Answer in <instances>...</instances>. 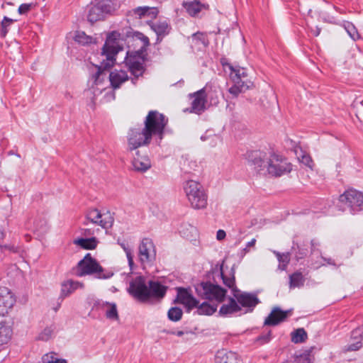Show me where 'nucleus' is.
<instances>
[{"label":"nucleus","instance_id":"1","mask_svg":"<svg viewBox=\"0 0 363 363\" xmlns=\"http://www.w3.org/2000/svg\"><path fill=\"white\" fill-rule=\"evenodd\" d=\"M124 36L139 40L142 43V45L138 50L131 52H128L125 57V65L134 77L132 79L133 83L135 84V80L143 74L145 70L143 62L145 59L147 48L150 45L149 38L142 33L134 31L130 28H128L125 32L123 31L122 33L114 30L108 34L102 48L101 55L105 57V59L101 62L100 65L97 66V71L92 76L95 84H101L104 80V78L101 79V77L104 74V71L110 69L115 65L116 55L123 49Z\"/></svg>","mask_w":363,"mask_h":363},{"label":"nucleus","instance_id":"2","mask_svg":"<svg viewBox=\"0 0 363 363\" xmlns=\"http://www.w3.org/2000/svg\"><path fill=\"white\" fill-rule=\"evenodd\" d=\"M247 160L259 174L267 173L272 177H278L289 173L292 169L291 164L285 158L274 153L267 157L262 151L254 150L247 153Z\"/></svg>","mask_w":363,"mask_h":363},{"label":"nucleus","instance_id":"3","mask_svg":"<svg viewBox=\"0 0 363 363\" xmlns=\"http://www.w3.org/2000/svg\"><path fill=\"white\" fill-rule=\"evenodd\" d=\"M230 277L223 272V265L216 264L206 274L204 280L195 285L196 294L201 298L222 303L225 301L227 290L218 285V279Z\"/></svg>","mask_w":363,"mask_h":363},{"label":"nucleus","instance_id":"4","mask_svg":"<svg viewBox=\"0 0 363 363\" xmlns=\"http://www.w3.org/2000/svg\"><path fill=\"white\" fill-rule=\"evenodd\" d=\"M223 284L231 289L233 296L236 298L238 304L245 308L244 313H251L254 308L260 303L256 294L241 292L235 285V271L231 269L230 277H223Z\"/></svg>","mask_w":363,"mask_h":363},{"label":"nucleus","instance_id":"5","mask_svg":"<svg viewBox=\"0 0 363 363\" xmlns=\"http://www.w3.org/2000/svg\"><path fill=\"white\" fill-rule=\"evenodd\" d=\"M186 196L194 209H203L207 206L208 196L203 186L198 182L190 179L183 184Z\"/></svg>","mask_w":363,"mask_h":363},{"label":"nucleus","instance_id":"6","mask_svg":"<svg viewBox=\"0 0 363 363\" xmlns=\"http://www.w3.org/2000/svg\"><path fill=\"white\" fill-rule=\"evenodd\" d=\"M168 118L157 111H150L144 121V130L151 138L156 136L160 140L163 138Z\"/></svg>","mask_w":363,"mask_h":363},{"label":"nucleus","instance_id":"7","mask_svg":"<svg viewBox=\"0 0 363 363\" xmlns=\"http://www.w3.org/2000/svg\"><path fill=\"white\" fill-rule=\"evenodd\" d=\"M75 274L77 277L96 274L95 277L97 279H108L113 275L112 272L104 273L103 267L91 257L90 253H87L78 262Z\"/></svg>","mask_w":363,"mask_h":363},{"label":"nucleus","instance_id":"8","mask_svg":"<svg viewBox=\"0 0 363 363\" xmlns=\"http://www.w3.org/2000/svg\"><path fill=\"white\" fill-rule=\"evenodd\" d=\"M89 223L96 224L106 229L113 226L114 218L110 211L102 213L97 208H91L86 212L84 225H88Z\"/></svg>","mask_w":363,"mask_h":363},{"label":"nucleus","instance_id":"9","mask_svg":"<svg viewBox=\"0 0 363 363\" xmlns=\"http://www.w3.org/2000/svg\"><path fill=\"white\" fill-rule=\"evenodd\" d=\"M339 201L345 204L352 213L363 210V194L355 190L350 189L339 197Z\"/></svg>","mask_w":363,"mask_h":363},{"label":"nucleus","instance_id":"10","mask_svg":"<svg viewBox=\"0 0 363 363\" xmlns=\"http://www.w3.org/2000/svg\"><path fill=\"white\" fill-rule=\"evenodd\" d=\"M127 140L128 148L132 151L140 147L148 145L152 138L147 135L143 128H133L128 133Z\"/></svg>","mask_w":363,"mask_h":363},{"label":"nucleus","instance_id":"11","mask_svg":"<svg viewBox=\"0 0 363 363\" xmlns=\"http://www.w3.org/2000/svg\"><path fill=\"white\" fill-rule=\"evenodd\" d=\"M128 293L136 300L146 302L150 300L149 287L143 277H137L130 282Z\"/></svg>","mask_w":363,"mask_h":363},{"label":"nucleus","instance_id":"12","mask_svg":"<svg viewBox=\"0 0 363 363\" xmlns=\"http://www.w3.org/2000/svg\"><path fill=\"white\" fill-rule=\"evenodd\" d=\"M16 303V298L11 291L5 286L0 287V316L9 313Z\"/></svg>","mask_w":363,"mask_h":363},{"label":"nucleus","instance_id":"13","mask_svg":"<svg viewBox=\"0 0 363 363\" xmlns=\"http://www.w3.org/2000/svg\"><path fill=\"white\" fill-rule=\"evenodd\" d=\"M155 245L150 238H143L139 245V258L141 262H149L155 259Z\"/></svg>","mask_w":363,"mask_h":363},{"label":"nucleus","instance_id":"14","mask_svg":"<svg viewBox=\"0 0 363 363\" xmlns=\"http://www.w3.org/2000/svg\"><path fill=\"white\" fill-rule=\"evenodd\" d=\"M92 310L104 312L106 318L111 320H117L119 318L115 303L98 300L94 303Z\"/></svg>","mask_w":363,"mask_h":363},{"label":"nucleus","instance_id":"15","mask_svg":"<svg viewBox=\"0 0 363 363\" xmlns=\"http://www.w3.org/2000/svg\"><path fill=\"white\" fill-rule=\"evenodd\" d=\"M177 294L174 303L184 305L188 311L197 307L199 301L193 296L189 289L178 287L177 288Z\"/></svg>","mask_w":363,"mask_h":363},{"label":"nucleus","instance_id":"16","mask_svg":"<svg viewBox=\"0 0 363 363\" xmlns=\"http://www.w3.org/2000/svg\"><path fill=\"white\" fill-rule=\"evenodd\" d=\"M291 314V310L282 311L279 307L272 309L264 320L265 325L275 326L286 320Z\"/></svg>","mask_w":363,"mask_h":363},{"label":"nucleus","instance_id":"17","mask_svg":"<svg viewBox=\"0 0 363 363\" xmlns=\"http://www.w3.org/2000/svg\"><path fill=\"white\" fill-rule=\"evenodd\" d=\"M194 99L191 102L190 112L197 114L201 113L205 110V104L207 96L204 89L195 92L193 94Z\"/></svg>","mask_w":363,"mask_h":363},{"label":"nucleus","instance_id":"18","mask_svg":"<svg viewBox=\"0 0 363 363\" xmlns=\"http://www.w3.org/2000/svg\"><path fill=\"white\" fill-rule=\"evenodd\" d=\"M150 26L157 34V42H160L171 30V26L167 21L152 22L150 23Z\"/></svg>","mask_w":363,"mask_h":363},{"label":"nucleus","instance_id":"19","mask_svg":"<svg viewBox=\"0 0 363 363\" xmlns=\"http://www.w3.org/2000/svg\"><path fill=\"white\" fill-rule=\"evenodd\" d=\"M242 311L236 298L234 297L228 298V303L221 306L219 310V314L221 316H228Z\"/></svg>","mask_w":363,"mask_h":363},{"label":"nucleus","instance_id":"20","mask_svg":"<svg viewBox=\"0 0 363 363\" xmlns=\"http://www.w3.org/2000/svg\"><path fill=\"white\" fill-rule=\"evenodd\" d=\"M83 287V283H81L77 281L69 279L66 281H64L61 284V292L60 298L64 299L65 297L69 296L70 294H72L76 289Z\"/></svg>","mask_w":363,"mask_h":363},{"label":"nucleus","instance_id":"21","mask_svg":"<svg viewBox=\"0 0 363 363\" xmlns=\"http://www.w3.org/2000/svg\"><path fill=\"white\" fill-rule=\"evenodd\" d=\"M100 11L106 18L112 15L118 9V4L115 0H94Z\"/></svg>","mask_w":363,"mask_h":363},{"label":"nucleus","instance_id":"22","mask_svg":"<svg viewBox=\"0 0 363 363\" xmlns=\"http://www.w3.org/2000/svg\"><path fill=\"white\" fill-rule=\"evenodd\" d=\"M128 80V76L125 71L114 70L109 74V81L113 89H118L121 84Z\"/></svg>","mask_w":363,"mask_h":363},{"label":"nucleus","instance_id":"23","mask_svg":"<svg viewBox=\"0 0 363 363\" xmlns=\"http://www.w3.org/2000/svg\"><path fill=\"white\" fill-rule=\"evenodd\" d=\"M133 15L138 16L139 18L144 17H148L151 18H155L159 13V11L156 7L150 6H138L132 9L130 11Z\"/></svg>","mask_w":363,"mask_h":363},{"label":"nucleus","instance_id":"24","mask_svg":"<svg viewBox=\"0 0 363 363\" xmlns=\"http://www.w3.org/2000/svg\"><path fill=\"white\" fill-rule=\"evenodd\" d=\"M215 363H240L238 355L231 351L224 350L217 352L215 356Z\"/></svg>","mask_w":363,"mask_h":363},{"label":"nucleus","instance_id":"25","mask_svg":"<svg viewBox=\"0 0 363 363\" xmlns=\"http://www.w3.org/2000/svg\"><path fill=\"white\" fill-rule=\"evenodd\" d=\"M150 298H155L158 299L162 298L167 292V287L162 285L159 281H149Z\"/></svg>","mask_w":363,"mask_h":363},{"label":"nucleus","instance_id":"26","mask_svg":"<svg viewBox=\"0 0 363 363\" xmlns=\"http://www.w3.org/2000/svg\"><path fill=\"white\" fill-rule=\"evenodd\" d=\"M133 165L135 170L140 172L147 171L150 167V161L147 157H140L139 152H136V157H134Z\"/></svg>","mask_w":363,"mask_h":363},{"label":"nucleus","instance_id":"27","mask_svg":"<svg viewBox=\"0 0 363 363\" xmlns=\"http://www.w3.org/2000/svg\"><path fill=\"white\" fill-rule=\"evenodd\" d=\"M104 18L105 17L104 14L101 13L99 6L94 0L89 9L87 20L91 23H94L98 21L104 20Z\"/></svg>","mask_w":363,"mask_h":363},{"label":"nucleus","instance_id":"28","mask_svg":"<svg viewBox=\"0 0 363 363\" xmlns=\"http://www.w3.org/2000/svg\"><path fill=\"white\" fill-rule=\"evenodd\" d=\"M224 59L221 60V63L223 66H228L229 69L232 71V72L235 73V76L233 77L234 82L235 81H240V82H245V81H250L247 79V74L246 72V70L243 67H234L233 65H231L229 63H225Z\"/></svg>","mask_w":363,"mask_h":363},{"label":"nucleus","instance_id":"29","mask_svg":"<svg viewBox=\"0 0 363 363\" xmlns=\"http://www.w3.org/2000/svg\"><path fill=\"white\" fill-rule=\"evenodd\" d=\"M252 86L251 81L240 82L235 81V84L229 89V92L235 96H238L239 94L245 91Z\"/></svg>","mask_w":363,"mask_h":363},{"label":"nucleus","instance_id":"30","mask_svg":"<svg viewBox=\"0 0 363 363\" xmlns=\"http://www.w3.org/2000/svg\"><path fill=\"white\" fill-rule=\"evenodd\" d=\"M13 334L11 326L5 322H0V345L7 344Z\"/></svg>","mask_w":363,"mask_h":363},{"label":"nucleus","instance_id":"31","mask_svg":"<svg viewBox=\"0 0 363 363\" xmlns=\"http://www.w3.org/2000/svg\"><path fill=\"white\" fill-rule=\"evenodd\" d=\"M183 6L191 16H196L203 8H206L205 5L199 1L186 2L184 3Z\"/></svg>","mask_w":363,"mask_h":363},{"label":"nucleus","instance_id":"32","mask_svg":"<svg viewBox=\"0 0 363 363\" xmlns=\"http://www.w3.org/2000/svg\"><path fill=\"white\" fill-rule=\"evenodd\" d=\"M74 243L85 250H94L97 246L98 240L95 237L90 238H79L74 240Z\"/></svg>","mask_w":363,"mask_h":363},{"label":"nucleus","instance_id":"33","mask_svg":"<svg viewBox=\"0 0 363 363\" xmlns=\"http://www.w3.org/2000/svg\"><path fill=\"white\" fill-rule=\"evenodd\" d=\"M305 278L301 272L296 271L289 276V288H300L304 285Z\"/></svg>","mask_w":363,"mask_h":363},{"label":"nucleus","instance_id":"34","mask_svg":"<svg viewBox=\"0 0 363 363\" xmlns=\"http://www.w3.org/2000/svg\"><path fill=\"white\" fill-rule=\"evenodd\" d=\"M273 253L277 257L279 264L278 266L279 269L284 271L286 270L289 262H290V253L285 252L281 253L278 251L273 250Z\"/></svg>","mask_w":363,"mask_h":363},{"label":"nucleus","instance_id":"35","mask_svg":"<svg viewBox=\"0 0 363 363\" xmlns=\"http://www.w3.org/2000/svg\"><path fill=\"white\" fill-rule=\"evenodd\" d=\"M196 313L199 315H211L217 310V305H212L208 302H203L199 306H197Z\"/></svg>","mask_w":363,"mask_h":363},{"label":"nucleus","instance_id":"36","mask_svg":"<svg viewBox=\"0 0 363 363\" xmlns=\"http://www.w3.org/2000/svg\"><path fill=\"white\" fill-rule=\"evenodd\" d=\"M74 40L82 45H88L95 43L94 38L91 35H88L84 31H76L74 38Z\"/></svg>","mask_w":363,"mask_h":363},{"label":"nucleus","instance_id":"37","mask_svg":"<svg viewBox=\"0 0 363 363\" xmlns=\"http://www.w3.org/2000/svg\"><path fill=\"white\" fill-rule=\"evenodd\" d=\"M292 249L294 250L295 257L297 260L303 259L308 254V245L306 244H295L294 242Z\"/></svg>","mask_w":363,"mask_h":363},{"label":"nucleus","instance_id":"38","mask_svg":"<svg viewBox=\"0 0 363 363\" xmlns=\"http://www.w3.org/2000/svg\"><path fill=\"white\" fill-rule=\"evenodd\" d=\"M307 337V333L303 328H298L291 333V341L294 343L304 342Z\"/></svg>","mask_w":363,"mask_h":363},{"label":"nucleus","instance_id":"39","mask_svg":"<svg viewBox=\"0 0 363 363\" xmlns=\"http://www.w3.org/2000/svg\"><path fill=\"white\" fill-rule=\"evenodd\" d=\"M182 310L177 306L170 308L167 312L168 318L173 322L180 320L182 318Z\"/></svg>","mask_w":363,"mask_h":363},{"label":"nucleus","instance_id":"40","mask_svg":"<svg viewBox=\"0 0 363 363\" xmlns=\"http://www.w3.org/2000/svg\"><path fill=\"white\" fill-rule=\"evenodd\" d=\"M14 22V20L7 16H4L1 22L0 34L2 38H5L9 32V27Z\"/></svg>","mask_w":363,"mask_h":363},{"label":"nucleus","instance_id":"41","mask_svg":"<svg viewBox=\"0 0 363 363\" xmlns=\"http://www.w3.org/2000/svg\"><path fill=\"white\" fill-rule=\"evenodd\" d=\"M55 353L50 352L44 354L42 357L43 363H67L65 359H57L54 357Z\"/></svg>","mask_w":363,"mask_h":363},{"label":"nucleus","instance_id":"42","mask_svg":"<svg viewBox=\"0 0 363 363\" xmlns=\"http://www.w3.org/2000/svg\"><path fill=\"white\" fill-rule=\"evenodd\" d=\"M55 330V327L50 326L46 327L38 335V340L42 341H48L49 340L53 334Z\"/></svg>","mask_w":363,"mask_h":363},{"label":"nucleus","instance_id":"43","mask_svg":"<svg viewBox=\"0 0 363 363\" xmlns=\"http://www.w3.org/2000/svg\"><path fill=\"white\" fill-rule=\"evenodd\" d=\"M345 28L352 40H356L359 38L358 31L352 23L347 22L345 25Z\"/></svg>","mask_w":363,"mask_h":363},{"label":"nucleus","instance_id":"44","mask_svg":"<svg viewBox=\"0 0 363 363\" xmlns=\"http://www.w3.org/2000/svg\"><path fill=\"white\" fill-rule=\"evenodd\" d=\"M298 159L301 163L305 164L306 167L310 169H313V161L312 160L311 156L305 152H302V154L298 156Z\"/></svg>","mask_w":363,"mask_h":363},{"label":"nucleus","instance_id":"45","mask_svg":"<svg viewBox=\"0 0 363 363\" xmlns=\"http://www.w3.org/2000/svg\"><path fill=\"white\" fill-rule=\"evenodd\" d=\"M292 363H313V360L309 353H304L297 357Z\"/></svg>","mask_w":363,"mask_h":363},{"label":"nucleus","instance_id":"46","mask_svg":"<svg viewBox=\"0 0 363 363\" xmlns=\"http://www.w3.org/2000/svg\"><path fill=\"white\" fill-rule=\"evenodd\" d=\"M33 7L35 4L33 3L22 4L18 9V12L20 15L27 14Z\"/></svg>","mask_w":363,"mask_h":363},{"label":"nucleus","instance_id":"47","mask_svg":"<svg viewBox=\"0 0 363 363\" xmlns=\"http://www.w3.org/2000/svg\"><path fill=\"white\" fill-rule=\"evenodd\" d=\"M351 337L352 339L360 340L362 342L363 337V328L359 327L352 331Z\"/></svg>","mask_w":363,"mask_h":363},{"label":"nucleus","instance_id":"48","mask_svg":"<svg viewBox=\"0 0 363 363\" xmlns=\"http://www.w3.org/2000/svg\"><path fill=\"white\" fill-rule=\"evenodd\" d=\"M271 330H269L267 333L262 334L259 336H258L256 339V341L260 342L261 344L267 343L271 340Z\"/></svg>","mask_w":363,"mask_h":363},{"label":"nucleus","instance_id":"49","mask_svg":"<svg viewBox=\"0 0 363 363\" xmlns=\"http://www.w3.org/2000/svg\"><path fill=\"white\" fill-rule=\"evenodd\" d=\"M191 38H193V40L201 42L204 45H207L206 38H205L203 33H200V32L195 33L192 34Z\"/></svg>","mask_w":363,"mask_h":363},{"label":"nucleus","instance_id":"50","mask_svg":"<svg viewBox=\"0 0 363 363\" xmlns=\"http://www.w3.org/2000/svg\"><path fill=\"white\" fill-rule=\"evenodd\" d=\"M362 347V343L360 340H357L356 342L350 344L347 346L348 351H357Z\"/></svg>","mask_w":363,"mask_h":363},{"label":"nucleus","instance_id":"51","mask_svg":"<svg viewBox=\"0 0 363 363\" xmlns=\"http://www.w3.org/2000/svg\"><path fill=\"white\" fill-rule=\"evenodd\" d=\"M117 244L122 247L125 254L132 251L131 249L128 247V245L125 244L124 242H121L120 239L117 240Z\"/></svg>","mask_w":363,"mask_h":363},{"label":"nucleus","instance_id":"52","mask_svg":"<svg viewBox=\"0 0 363 363\" xmlns=\"http://www.w3.org/2000/svg\"><path fill=\"white\" fill-rule=\"evenodd\" d=\"M126 257H127V259L128 261V265H129L130 268L133 269V267L134 265V262H133V256L132 254V251L126 253Z\"/></svg>","mask_w":363,"mask_h":363},{"label":"nucleus","instance_id":"53","mask_svg":"<svg viewBox=\"0 0 363 363\" xmlns=\"http://www.w3.org/2000/svg\"><path fill=\"white\" fill-rule=\"evenodd\" d=\"M207 97H210V103L213 105H217L218 104V98L217 96H214L213 93H211L206 95Z\"/></svg>","mask_w":363,"mask_h":363},{"label":"nucleus","instance_id":"54","mask_svg":"<svg viewBox=\"0 0 363 363\" xmlns=\"http://www.w3.org/2000/svg\"><path fill=\"white\" fill-rule=\"evenodd\" d=\"M226 235L225 232L223 230H218L217 231L216 238L218 240H222L225 238Z\"/></svg>","mask_w":363,"mask_h":363},{"label":"nucleus","instance_id":"55","mask_svg":"<svg viewBox=\"0 0 363 363\" xmlns=\"http://www.w3.org/2000/svg\"><path fill=\"white\" fill-rule=\"evenodd\" d=\"M0 247L2 250H10V251H13V252L15 251L13 246H11V245H1V244H0Z\"/></svg>","mask_w":363,"mask_h":363},{"label":"nucleus","instance_id":"56","mask_svg":"<svg viewBox=\"0 0 363 363\" xmlns=\"http://www.w3.org/2000/svg\"><path fill=\"white\" fill-rule=\"evenodd\" d=\"M84 235L85 236H89V235H92L94 234V231L90 228H86V229H84Z\"/></svg>","mask_w":363,"mask_h":363},{"label":"nucleus","instance_id":"57","mask_svg":"<svg viewBox=\"0 0 363 363\" xmlns=\"http://www.w3.org/2000/svg\"><path fill=\"white\" fill-rule=\"evenodd\" d=\"M311 252H314L315 250V246L319 245V243L317 242L315 240H312L311 241Z\"/></svg>","mask_w":363,"mask_h":363},{"label":"nucleus","instance_id":"58","mask_svg":"<svg viewBox=\"0 0 363 363\" xmlns=\"http://www.w3.org/2000/svg\"><path fill=\"white\" fill-rule=\"evenodd\" d=\"M256 243V239L253 238L252 239L250 242H248L246 245V247L245 248V250H247V247H252L255 245Z\"/></svg>","mask_w":363,"mask_h":363},{"label":"nucleus","instance_id":"59","mask_svg":"<svg viewBox=\"0 0 363 363\" xmlns=\"http://www.w3.org/2000/svg\"><path fill=\"white\" fill-rule=\"evenodd\" d=\"M172 333L176 335L178 337H181V336H182L184 334V333L183 331H182V330H178V331H176V332H173Z\"/></svg>","mask_w":363,"mask_h":363},{"label":"nucleus","instance_id":"60","mask_svg":"<svg viewBox=\"0 0 363 363\" xmlns=\"http://www.w3.org/2000/svg\"><path fill=\"white\" fill-rule=\"evenodd\" d=\"M322 259H323L325 261H327V262L329 264H335V263L333 262V261L331 259H325V257H321Z\"/></svg>","mask_w":363,"mask_h":363},{"label":"nucleus","instance_id":"61","mask_svg":"<svg viewBox=\"0 0 363 363\" xmlns=\"http://www.w3.org/2000/svg\"><path fill=\"white\" fill-rule=\"evenodd\" d=\"M314 35L318 36L320 33V29L316 28L315 30H313Z\"/></svg>","mask_w":363,"mask_h":363},{"label":"nucleus","instance_id":"62","mask_svg":"<svg viewBox=\"0 0 363 363\" xmlns=\"http://www.w3.org/2000/svg\"><path fill=\"white\" fill-rule=\"evenodd\" d=\"M5 234L3 230H0V239H4Z\"/></svg>","mask_w":363,"mask_h":363},{"label":"nucleus","instance_id":"63","mask_svg":"<svg viewBox=\"0 0 363 363\" xmlns=\"http://www.w3.org/2000/svg\"><path fill=\"white\" fill-rule=\"evenodd\" d=\"M6 4H7L8 5H13V4H12V3H11V2H6Z\"/></svg>","mask_w":363,"mask_h":363},{"label":"nucleus","instance_id":"64","mask_svg":"<svg viewBox=\"0 0 363 363\" xmlns=\"http://www.w3.org/2000/svg\"><path fill=\"white\" fill-rule=\"evenodd\" d=\"M4 5H5V4H4H4H2V5H1V8H2V9H4Z\"/></svg>","mask_w":363,"mask_h":363}]
</instances>
